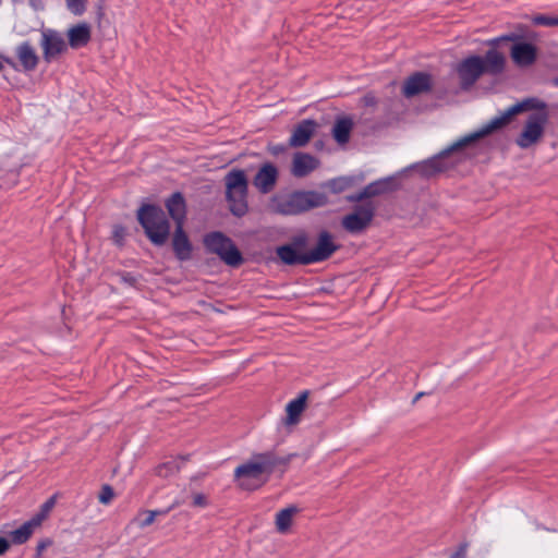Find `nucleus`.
<instances>
[{"label": "nucleus", "mask_w": 558, "mask_h": 558, "mask_svg": "<svg viewBox=\"0 0 558 558\" xmlns=\"http://www.w3.org/2000/svg\"><path fill=\"white\" fill-rule=\"evenodd\" d=\"M545 107L546 106L544 102L533 98L518 102L509 107L500 116L492 119L480 130L459 138L449 147L441 150L438 155L421 162L420 165L416 166V169L421 174L426 177L445 171L452 165L451 162L447 161V159L450 156L454 154L460 155V160L462 158L464 149H466L468 147H470L484 136L489 135L490 133L506 126L515 114L530 109H541L534 113L529 114L526 122L522 129V132L520 133L515 141L519 147L529 148L536 144L543 137L545 126L548 120V114L545 111Z\"/></svg>", "instance_id": "1"}, {"label": "nucleus", "mask_w": 558, "mask_h": 558, "mask_svg": "<svg viewBox=\"0 0 558 558\" xmlns=\"http://www.w3.org/2000/svg\"><path fill=\"white\" fill-rule=\"evenodd\" d=\"M289 462V457H279L274 451L256 453L235 469L234 476L242 488L256 489L268 481L275 470Z\"/></svg>", "instance_id": "2"}, {"label": "nucleus", "mask_w": 558, "mask_h": 558, "mask_svg": "<svg viewBox=\"0 0 558 558\" xmlns=\"http://www.w3.org/2000/svg\"><path fill=\"white\" fill-rule=\"evenodd\" d=\"M505 65V57L496 49L487 51L485 58L478 56H470L462 60L456 66V72L462 88L471 87L480 76L487 72L497 74L502 71Z\"/></svg>", "instance_id": "3"}, {"label": "nucleus", "mask_w": 558, "mask_h": 558, "mask_svg": "<svg viewBox=\"0 0 558 558\" xmlns=\"http://www.w3.org/2000/svg\"><path fill=\"white\" fill-rule=\"evenodd\" d=\"M328 198L316 191L294 192L287 197H272L269 209L281 215H296L313 208L325 206Z\"/></svg>", "instance_id": "4"}, {"label": "nucleus", "mask_w": 558, "mask_h": 558, "mask_svg": "<svg viewBox=\"0 0 558 558\" xmlns=\"http://www.w3.org/2000/svg\"><path fill=\"white\" fill-rule=\"evenodd\" d=\"M137 219L154 244L162 245L167 242L170 226L161 208L145 205L140 208Z\"/></svg>", "instance_id": "5"}, {"label": "nucleus", "mask_w": 558, "mask_h": 558, "mask_svg": "<svg viewBox=\"0 0 558 558\" xmlns=\"http://www.w3.org/2000/svg\"><path fill=\"white\" fill-rule=\"evenodd\" d=\"M226 193L230 210L238 217L247 211V179L243 170H232L226 175Z\"/></svg>", "instance_id": "6"}, {"label": "nucleus", "mask_w": 558, "mask_h": 558, "mask_svg": "<svg viewBox=\"0 0 558 558\" xmlns=\"http://www.w3.org/2000/svg\"><path fill=\"white\" fill-rule=\"evenodd\" d=\"M206 248L217 254L227 265L238 267L242 264L243 257L231 239L221 232H213L205 236Z\"/></svg>", "instance_id": "7"}, {"label": "nucleus", "mask_w": 558, "mask_h": 558, "mask_svg": "<svg viewBox=\"0 0 558 558\" xmlns=\"http://www.w3.org/2000/svg\"><path fill=\"white\" fill-rule=\"evenodd\" d=\"M39 46L41 48L45 62L50 63L69 50L65 38L62 33L53 28H43L40 31Z\"/></svg>", "instance_id": "8"}, {"label": "nucleus", "mask_w": 558, "mask_h": 558, "mask_svg": "<svg viewBox=\"0 0 558 558\" xmlns=\"http://www.w3.org/2000/svg\"><path fill=\"white\" fill-rule=\"evenodd\" d=\"M374 209L371 205L359 206L342 218V227L350 233H360L372 222Z\"/></svg>", "instance_id": "9"}, {"label": "nucleus", "mask_w": 558, "mask_h": 558, "mask_svg": "<svg viewBox=\"0 0 558 558\" xmlns=\"http://www.w3.org/2000/svg\"><path fill=\"white\" fill-rule=\"evenodd\" d=\"M337 245L332 241V236L324 231L319 234L316 246L306 253L303 265H308L327 259L335 251Z\"/></svg>", "instance_id": "10"}, {"label": "nucleus", "mask_w": 558, "mask_h": 558, "mask_svg": "<svg viewBox=\"0 0 558 558\" xmlns=\"http://www.w3.org/2000/svg\"><path fill=\"white\" fill-rule=\"evenodd\" d=\"M510 56L518 66L527 68L535 62L537 48L533 44L520 41L511 47Z\"/></svg>", "instance_id": "11"}, {"label": "nucleus", "mask_w": 558, "mask_h": 558, "mask_svg": "<svg viewBox=\"0 0 558 558\" xmlns=\"http://www.w3.org/2000/svg\"><path fill=\"white\" fill-rule=\"evenodd\" d=\"M319 160L307 153H296L292 158L291 173L295 178H304L319 167Z\"/></svg>", "instance_id": "12"}, {"label": "nucleus", "mask_w": 558, "mask_h": 558, "mask_svg": "<svg viewBox=\"0 0 558 558\" xmlns=\"http://www.w3.org/2000/svg\"><path fill=\"white\" fill-rule=\"evenodd\" d=\"M278 169L275 165L264 163L254 178V185L260 193H269L276 185Z\"/></svg>", "instance_id": "13"}, {"label": "nucleus", "mask_w": 558, "mask_h": 558, "mask_svg": "<svg viewBox=\"0 0 558 558\" xmlns=\"http://www.w3.org/2000/svg\"><path fill=\"white\" fill-rule=\"evenodd\" d=\"M68 46L72 49H80L86 46L92 38V27L86 22L71 26L66 32Z\"/></svg>", "instance_id": "14"}, {"label": "nucleus", "mask_w": 558, "mask_h": 558, "mask_svg": "<svg viewBox=\"0 0 558 558\" xmlns=\"http://www.w3.org/2000/svg\"><path fill=\"white\" fill-rule=\"evenodd\" d=\"M317 129V123L314 120L306 119L299 123L292 132L289 144L292 147L305 146Z\"/></svg>", "instance_id": "15"}, {"label": "nucleus", "mask_w": 558, "mask_h": 558, "mask_svg": "<svg viewBox=\"0 0 558 558\" xmlns=\"http://www.w3.org/2000/svg\"><path fill=\"white\" fill-rule=\"evenodd\" d=\"M432 87V76L424 72H417L410 76L403 85V94L407 97H413L421 93L429 90Z\"/></svg>", "instance_id": "16"}, {"label": "nucleus", "mask_w": 558, "mask_h": 558, "mask_svg": "<svg viewBox=\"0 0 558 558\" xmlns=\"http://www.w3.org/2000/svg\"><path fill=\"white\" fill-rule=\"evenodd\" d=\"M173 252L178 259L187 260L192 256V244L182 226H177L172 239Z\"/></svg>", "instance_id": "17"}, {"label": "nucleus", "mask_w": 558, "mask_h": 558, "mask_svg": "<svg viewBox=\"0 0 558 558\" xmlns=\"http://www.w3.org/2000/svg\"><path fill=\"white\" fill-rule=\"evenodd\" d=\"M45 519V514L43 517L36 515L31 520L23 523L16 530L10 532V537L13 544H24L33 535L34 531L40 526L43 520Z\"/></svg>", "instance_id": "18"}, {"label": "nucleus", "mask_w": 558, "mask_h": 558, "mask_svg": "<svg viewBox=\"0 0 558 558\" xmlns=\"http://www.w3.org/2000/svg\"><path fill=\"white\" fill-rule=\"evenodd\" d=\"M15 52L21 65L25 71H33L36 69L39 62V57L29 41L20 44L16 47Z\"/></svg>", "instance_id": "19"}, {"label": "nucleus", "mask_w": 558, "mask_h": 558, "mask_svg": "<svg viewBox=\"0 0 558 558\" xmlns=\"http://www.w3.org/2000/svg\"><path fill=\"white\" fill-rule=\"evenodd\" d=\"M307 392H302L298 398L291 400L286 407V425H295L300 422L301 414L306 407Z\"/></svg>", "instance_id": "20"}, {"label": "nucleus", "mask_w": 558, "mask_h": 558, "mask_svg": "<svg viewBox=\"0 0 558 558\" xmlns=\"http://www.w3.org/2000/svg\"><path fill=\"white\" fill-rule=\"evenodd\" d=\"M167 209L177 226L184 225L185 220V202L180 193L173 194L166 203Z\"/></svg>", "instance_id": "21"}, {"label": "nucleus", "mask_w": 558, "mask_h": 558, "mask_svg": "<svg viewBox=\"0 0 558 558\" xmlns=\"http://www.w3.org/2000/svg\"><path fill=\"white\" fill-rule=\"evenodd\" d=\"M277 255L280 260L287 265L302 264L306 258V253H299L293 245H282L277 248Z\"/></svg>", "instance_id": "22"}, {"label": "nucleus", "mask_w": 558, "mask_h": 558, "mask_svg": "<svg viewBox=\"0 0 558 558\" xmlns=\"http://www.w3.org/2000/svg\"><path fill=\"white\" fill-rule=\"evenodd\" d=\"M299 512L295 506H289L276 514V529L280 533H287L293 522L294 515Z\"/></svg>", "instance_id": "23"}, {"label": "nucleus", "mask_w": 558, "mask_h": 558, "mask_svg": "<svg viewBox=\"0 0 558 558\" xmlns=\"http://www.w3.org/2000/svg\"><path fill=\"white\" fill-rule=\"evenodd\" d=\"M352 126L353 123L348 118L337 120L332 129L335 140L340 144L347 143L349 141Z\"/></svg>", "instance_id": "24"}, {"label": "nucleus", "mask_w": 558, "mask_h": 558, "mask_svg": "<svg viewBox=\"0 0 558 558\" xmlns=\"http://www.w3.org/2000/svg\"><path fill=\"white\" fill-rule=\"evenodd\" d=\"M161 512L157 510H144L137 514V517L134 519V522L138 527L144 529L153 524L155 522L156 517Z\"/></svg>", "instance_id": "25"}, {"label": "nucleus", "mask_w": 558, "mask_h": 558, "mask_svg": "<svg viewBox=\"0 0 558 558\" xmlns=\"http://www.w3.org/2000/svg\"><path fill=\"white\" fill-rule=\"evenodd\" d=\"M87 0H65L66 9L74 15L81 16L86 11Z\"/></svg>", "instance_id": "26"}, {"label": "nucleus", "mask_w": 558, "mask_h": 558, "mask_svg": "<svg viewBox=\"0 0 558 558\" xmlns=\"http://www.w3.org/2000/svg\"><path fill=\"white\" fill-rule=\"evenodd\" d=\"M533 23L542 26H557L558 16L536 15L533 17Z\"/></svg>", "instance_id": "27"}, {"label": "nucleus", "mask_w": 558, "mask_h": 558, "mask_svg": "<svg viewBox=\"0 0 558 558\" xmlns=\"http://www.w3.org/2000/svg\"><path fill=\"white\" fill-rule=\"evenodd\" d=\"M383 185H384V183H374V184L367 185L364 189L363 193L356 199H361L363 197L374 196V195L380 193Z\"/></svg>", "instance_id": "28"}, {"label": "nucleus", "mask_w": 558, "mask_h": 558, "mask_svg": "<svg viewBox=\"0 0 558 558\" xmlns=\"http://www.w3.org/2000/svg\"><path fill=\"white\" fill-rule=\"evenodd\" d=\"M192 504L194 507L206 508L209 505L208 497L203 493H193Z\"/></svg>", "instance_id": "29"}, {"label": "nucleus", "mask_w": 558, "mask_h": 558, "mask_svg": "<svg viewBox=\"0 0 558 558\" xmlns=\"http://www.w3.org/2000/svg\"><path fill=\"white\" fill-rule=\"evenodd\" d=\"M126 231L122 226H114L112 230V240L117 245H122L125 239Z\"/></svg>", "instance_id": "30"}, {"label": "nucleus", "mask_w": 558, "mask_h": 558, "mask_svg": "<svg viewBox=\"0 0 558 558\" xmlns=\"http://www.w3.org/2000/svg\"><path fill=\"white\" fill-rule=\"evenodd\" d=\"M113 490L109 485H105L99 494V501L104 505H108L113 499Z\"/></svg>", "instance_id": "31"}, {"label": "nucleus", "mask_w": 558, "mask_h": 558, "mask_svg": "<svg viewBox=\"0 0 558 558\" xmlns=\"http://www.w3.org/2000/svg\"><path fill=\"white\" fill-rule=\"evenodd\" d=\"M53 505H54V499L50 498L48 501H46L43 505L41 512L38 515L43 517L45 514V517H46L50 512V510L52 509Z\"/></svg>", "instance_id": "32"}, {"label": "nucleus", "mask_w": 558, "mask_h": 558, "mask_svg": "<svg viewBox=\"0 0 558 558\" xmlns=\"http://www.w3.org/2000/svg\"><path fill=\"white\" fill-rule=\"evenodd\" d=\"M9 548L10 542L4 537H0V556L4 555Z\"/></svg>", "instance_id": "33"}, {"label": "nucleus", "mask_w": 558, "mask_h": 558, "mask_svg": "<svg viewBox=\"0 0 558 558\" xmlns=\"http://www.w3.org/2000/svg\"><path fill=\"white\" fill-rule=\"evenodd\" d=\"M465 555H466V545H463L454 554H452L451 558H465Z\"/></svg>", "instance_id": "34"}, {"label": "nucleus", "mask_w": 558, "mask_h": 558, "mask_svg": "<svg viewBox=\"0 0 558 558\" xmlns=\"http://www.w3.org/2000/svg\"><path fill=\"white\" fill-rule=\"evenodd\" d=\"M49 542H41L37 545V553L40 555L43 550L49 545Z\"/></svg>", "instance_id": "35"}, {"label": "nucleus", "mask_w": 558, "mask_h": 558, "mask_svg": "<svg viewBox=\"0 0 558 558\" xmlns=\"http://www.w3.org/2000/svg\"><path fill=\"white\" fill-rule=\"evenodd\" d=\"M283 149H284V148H283L282 146H276V147H272V148H271V153H272V154H275V155H277V154H279V153L283 151Z\"/></svg>", "instance_id": "36"}, {"label": "nucleus", "mask_w": 558, "mask_h": 558, "mask_svg": "<svg viewBox=\"0 0 558 558\" xmlns=\"http://www.w3.org/2000/svg\"><path fill=\"white\" fill-rule=\"evenodd\" d=\"M3 60H5V59H4V58H3V56L0 53V72H1V71L3 70V68H4V66H3Z\"/></svg>", "instance_id": "37"}, {"label": "nucleus", "mask_w": 558, "mask_h": 558, "mask_svg": "<svg viewBox=\"0 0 558 558\" xmlns=\"http://www.w3.org/2000/svg\"><path fill=\"white\" fill-rule=\"evenodd\" d=\"M501 38H495L492 43L493 44H496L500 40ZM502 39H510L509 37H504Z\"/></svg>", "instance_id": "38"}, {"label": "nucleus", "mask_w": 558, "mask_h": 558, "mask_svg": "<svg viewBox=\"0 0 558 558\" xmlns=\"http://www.w3.org/2000/svg\"><path fill=\"white\" fill-rule=\"evenodd\" d=\"M553 84H554L555 86H557V87H558V77H555V78L553 80Z\"/></svg>", "instance_id": "39"}]
</instances>
